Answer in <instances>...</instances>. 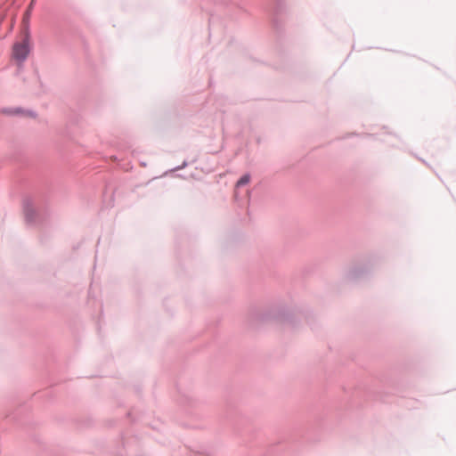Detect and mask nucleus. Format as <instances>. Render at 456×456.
<instances>
[{
    "instance_id": "nucleus-1",
    "label": "nucleus",
    "mask_w": 456,
    "mask_h": 456,
    "mask_svg": "<svg viewBox=\"0 0 456 456\" xmlns=\"http://www.w3.org/2000/svg\"><path fill=\"white\" fill-rule=\"evenodd\" d=\"M28 52V40L25 38L22 43L13 45L12 55L15 60L23 61L27 58Z\"/></svg>"
},
{
    "instance_id": "nucleus-2",
    "label": "nucleus",
    "mask_w": 456,
    "mask_h": 456,
    "mask_svg": "<svg viewBox=\"0 0 456 456\" xmlns=\"http://www.w3.org/2000/svg\"><path fill=\"white\" fill-rule=\"evenodd\" d=\"M250 181V175H244L243 176L240 177V179L237 182V186H242V185H246L249 183Z\"/></svg>"
}]
</instances>
